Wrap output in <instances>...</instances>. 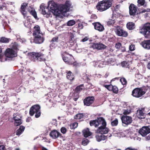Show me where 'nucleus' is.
Returning a JSON list of instances; mask_svg holds the SVG:
<instances>
[{"instance_id": "obj_42", "label": "nucleus", "mask_w": 150, "mask_h": 150, "mask_svg": "<svg viewBox=\"0 0 150 150\" xmlns=\"http://www.w3.org/2000/svg\"><path fill=\"white\" fill-rule=\"evenodd\" d=\"M118 124V121L117 119H115V120L112 122L111 125L112 126H117Z\"/></svg>"}, {"instance_id": "obj_48", "label": "nucleus", "mask_w": 150, "mask_h": 150, "mask_svg": "<svg viewBox=\"0 0 150 150\" xmlns=\"http://www.w3.org/2000/svg\"><path fill=\"white\" fill-rule=\"evenodd\" d=\"M61 132L63 134H65L67 132V129L64 127H62L61 129Z\"/></svg>"}, {"instance_id": "obj_38", "label": "nucleus", "mask_w": 150, "mask_h": 150, "mask_svg": "<svg viewBox=\"0 0 150 150\" xmlns=\"http://www.w3.org/2000/svg\"><path fill=\"white\" fill-rule=\"evenodd\" d=\"M58 37H55L53 38L51 40V42H52L51 45V46H53L52 45L54 44V42H58Z\"/></svg>"}, {"instance_id": "obj_47", "label": "nucleus", "mask_w": 150, "mask_h": 150, "mask_svg": "<svg viewBox=\"0 0 150 150\" xmlns=\"http://www.w3.org/2000/svg\"><path fill=\"white\" fill-rule=\"evenodd\" d=\"M135 46L134 44H131L129 46V49L131 51H133L135 50Z\"/></svg>"}, {"instance_id": "obj_14", "label": "nucleus", "mask_w": 150, "mask_h": 150, "mask_svg": "<svg viewBox=\"0 0 150 150\" xmlns=\"http://www.w3.org/2000/svg\"><path fill=\"white\" fill-rule=\"evenodd\" d=\"M121 120L122 123L126 125H130L132 122V118L127 115H123L121 116Z\"/></svg>"}, {"instance_id": "obj_22", "label": "nucleus", "mask_w": 150, "mask_h": 150, "mask_svg": "<svg viewBox=\"0 0 150 150\" xmlns=\"http://www.w3.org/2000/svg\"><path fill=\"white\" fill-rule=\"evenodd\" d=\"M142 45L144 48L150 49V40H144L142 42Z\"/></svg>"}, {"instance_id": "obj_61", "label": "nucleus", "mask_w": 150, "mask_h": 150, "mask_svg": "<svg viewBox=\"0 0 150 150\" xmlns=\"http://www.w3.org/2000/svg\"><path fill=\"white\" fill-rule=\"evenodd\" d=\"M2 52V49L0 48V59L2 58V56L1 53Z\"/></svg>"}, {"instance_id": "obj_33", "label": "nucleus", "mask_w": 150, "mask_h": 150, "mask_svg": "<svg viewBox=\"0 0 150 150\" xmlns=\"http://www.w3.org/2000/svg\"><path fill=\"white\" fill-rule=\"evenodd\" d=\"M75 41V39L74 38V35L71 34L70 36V38L69 39V42L71 44L70 45H73L74 44V42Z\"/></svg>"}, {"instance_id": "obj_39", "label": "nucleus", "mask_w": 150, "mask_h": 150, "mask_svg": "<svg viewBox=\"0 0 150 150\" xmlns=\"http://www.w3.org/2000/svg\"><path fill=\"white\" fill-rule=\"evenodd\" d=\"M112 92L115 93L117 94L118 93V89L117 87L115 86H113L112 88Z\"/></svg>"}, {"instance_id": "obj_16", "label": "nucleus", "mask_w": 150, "mask_h": 150, "mask_svg": "<svg viewBox=\"0 0 150 150\" xmlns=\"http://www.w3.org/2000/svg\"><path fill=\"white\" fill-rule=\"evenodd\" d=\"M139 133L142 136L144 137L150 133V128L148 126H144L139 131Z\"/></svg>"}, {"instance_id": "obj_17", "label": "nucleus", "mask_w": 150, "mask_h": 150, "mask_svg": "<svg viewBox=\"0 0 150 150\" xmlns=\"http://www.w3.org/2000/svg\"><path fill=\"white\" fill-rule=\"evenodd\" d=\"M95 98L93 96H88L83 100L84 104L87 106L91 105L94 102Z\"/></svg>"}, {"instance_id": "obj_26", "label": "nucleus", "mask_w": 150, "mask_h": 150, "mask_svg": "<svg viewBox=\"0 0 150 150\" xmlns=\"http://www.w3.org/2000/svg\"><path fill=\"white\" fill-rule=\"evenodd\" d=\"M25 127L23 126H20L19 128L16 131V135H20L25 129Z\"/></svg>"}, {"instance_id": "obj_37", "label": "nucleus", "mask_w": 150, "mask_h": 150, "mask_svg": "<svg viewBox=\"0 0 150 150\" xmlns=\"http://www.w3.org/2000/svg\"><path fill=\"white\" fill-rule=\"evenodd\" d=\"M75 23V21L74 20H71L67 22V25L69 26H72L74 25Z\"/></svg>"}, {"instance_id": "obj_44", "label": "nucleus", "mask_w": 150, "mask_h": 150, "mask_svg": "<svg viewBox=\"0 0 150 150\" xmlns=\"http://www.w3.org/2000/svg\"><path fill=\"white\" fill-rule=\"evenodd\" d=\"M69 65H73V67H76L79 66V63H77L76 62H74L73 60L72 61V63L71 64H70Z\"/></svg>"}, {"instance_id": "obj_13", "label": "nucleus", "mask_w": 150, "mask_h": 150, "mask_svg": "<svg viewBox=\"0 0 150 150\" xmlns=\"http://www.w3.org/2000/svg\"><path fill=\"white\" fill-rule=\"evenodd\" d=\"M21 119V116L18 113L14 114L13 120H14V124L15 126H18L22 123Z\"/></svg>"}, {"instance_id": "obj_62", "label": "nucleus", "mask_w": 150, "mask_h": 150, "mask_svg": "<svg viewBox=\"0 0 150 150\" xmlns=\"http://www.w3.org/2000/svg\"><path fill=\"white\" fill-rule=\"evenodd\" d=\"M147 67L148 69H150V61L148 63L147 66Z\"/></svg>"}, {"instance_id": "obj_11", "label": "nucleus", "mask_w": 150, "mask_h": 150, "mask_svg": "<svg viewBox=\"0 0 150 150\" xmlns=\"http://www.w3.org/2000/svg\"><path fill=\"white\" fill-rule=\"evenodd\" d=\"M107 46L101 42L93 43L91 45V47L94 49L98 50H102L105 49Z\"/></svg>"}, {"instance_id": "obj_60", "label": "nucleus", "mask_w": 150, "mask_h": 150, "mask_svg": "<svg viewBox=\"0 0 150 150\" xmlns=\"http://www.w3.org/2000/svg\"><path fill=\"white\" fill-rule=\"evenodd\" d=\"M32 120L31 118L30 117H28L26 119V122H29L31 121Z\"/></svg>"}, {"instance_id": "obj_7", "label": "nucleus", "mask_w": 150, "mask_h": 150, "mask_svg": "<svg viewBox=\"0 0 150 150\" xmlns=\"http://www.w3.org/2000/svg\"><path fill=\"white\" fill-rule=\"evenodd\" d=\"M61 55L65 63L69 65L72 64V61L74 60V58L71 54L64 52L61 54Z\"/></svg>"}, {"instance_id": "obj_5", "label": "nucleus", "mask_w": 150, "mask_h": 150, "mask_svg": "<svg viewBox=\"0 0 150 150\" xmlns=\"http://www.w3.org/2000/svg\"><path fill=\"white\" fill-rule=\"evenodd\" d=\"M90 125L91 126H94L96 127L99 128V127L104 126L106 125V122L103 117L98 118L97 119L91 120L90 121Z\"/></svg>"}, {"instance_id": "obj_30", "label": "nucleus", "mask_w": 150, "mask_h": 150, "mask_svg": "<svg viewBox=\"0 0 150 150\" xmlns=\"http://www.w3.org/2000/svg\"><path fill=\"white\" fill-rule=\"evenodd\" d=\"M137 114L139 116V118L142 119L144 118V113L142 110H138L137 111Z\"/></svg>"}, {"instance_id": "obj_15", "label": "nucleus", "mask_w": 150, "mask_h": 150, "mask_svg": "<svg viewBox=\"0 0 150 150\" xmlns=\"http://www.w3.org/2000/svg\"><path fill=\"white\" fill-rule=\"evenodd\" d=\"M137 7L133 4H131L129 7V13L130 16H134L138 14Z\"/></svg>"}, {"instance_id": "obj_1", "label": "nucleus", "mask_w": 150, "mask_h": 150, "mask_svg": "<svg viewBox=\"0 0 150 150\" xmlns=\"http://www.w3.org/2000/svg\"><path fill=\"white\" fill-rule=\"evenodd\" d=\"M58 7L57 4L54 1H50L48 3L47 7L45 6L43 4H42L40 6V9L42 11V13L45 15L46 14V17L48 18L51 15L52 12L55 16H58L60 14L59 13Z\"/></svg>"}, {"instance_id": "obj_28", "label": "nucleus", "mask_w": 150, "mask_h": 150, "mask_svg": "<svg viewBox=\"0 0 150 150\" xmlns=\"http://www.w3.org/2000/svg\"><path fill=\"white\" fill-rule=\"evenodd\" d=\"M11 40L4 37H2L0 38V43H8Z\"/></svg>"}, {"instance_id": "obj_45", "label": "nucleus", "mask_w": 150, "mask_h": 150, "mask_svg": "<svg viewBox=\"0 0 150 150\" xmlns=\"http://www.w3.org/2000/svg\"><path fill=\"white\" fill-rule=\"evenodd\" d=\"M122 46V44L120 42H117L116 43L115 45V48L118 50H119Z\"/></svg>"}, {"instance_id": "obj_51", "label": "nucleus", "mask_w": 150, "mask_h": 150, "mask_svg": "<svg viewBox=\"0 0 150 150\" xmlns=\"http://www.w3.org/2000/svg\"><path fill=\"white\" fill-rule=\"evenodd\" d=\"M88 143V141L87 140H85L82 141V144L83 145L85 146Z\"/></svg>"}, {"instance_id": "obj_9", "label": "nucleus", "mask_w": 150, "mask_h": 150, "mask_svg": "<svg viewBox=\"0 0 150 150\" xmlns=\"http://www.w3.org/2000/svg\"><path fill=\"white\" fill-rule=\"evenodd\" d=\"M145 93V92L142 88H136L132 91V95L134 97L139 98L144 95Z\"/></svg>"}, {"instance_id": "obj_56", "label": "nucleus", "mask_w": 150, "mask_h": 150, "mask_svg": "<svg viewBox=\"0 0 150 150\" xmlns=\"http://www.w3.org/2000/svg\"><path fill=\"white\" fill-rule=\"evenodd\" d=\"M121 50L122 52H124L126 51L125 47L121 46Z\"/></svg>"}, {"instance_id": "obj_12", "label": "nucleus", "mask_w": 150, "mask_h": 150, "mask_svg": "<svg viewBox=\"0 0 150 150\" xmlns=\"http://www.w3.org/2000/svg\"><path fill=\"white\" fill-rule=\"evenodd\" d=\"M5 56L8 58H12L17 56V54L15 51L12 49L8 48L5 52Z\"/></svg>"}, {"instance_id": "obj_40", "label": "nucleus", "mask_w": 150, "mask_h": 150, "mask_svg": "<svg viewBox=\"0 0 150 150\" xmlns=\"http://www.w3.org/2000/svg\"><path fill=\"white\" fill-rule=\"evenodd\" d=\"M120 81L123 85H126L127 83V81L124 78H121L120 80Z\"/></svg>"}, {"instance_id": "obj_25", "label": "nucleus", "mask_w": 150, "mask_h": 150, "mask_svg": "<svg viewBox=\"0 0 150 150\" xmlns=\"http://www.w3.org/2000/svg\"><path fill=\"white\" fill-rule=\"evenodd\" d=\"M83 133L84 137H87L90 136L92 134L88 128L83 130Z\"/></svg>"}, {"instance_id": "obj_49", "label": "nucleus", "mask_w": 150, "mask_h": 150, "mask_svg": "<svg viewBox=\"0 0 150 150\" xmlns=\"http://www.w3.org/2000/svg\"><path fill=\"white\" fill-rule=\"evenodd\" d=\"M75 94L74 95V97L73 98V100L74 101H76L79 98V95L78 94H76V96H75Z\"/></svg>"}, {"instance_id": "obj_21", "label": "nucleus", "mask_w": 150, "mask_h": 150, "mask_svg": "<svg viewBox=\"0 0 150 150\" xmlns=\"http://www.w3.org/2000/svg\"><path fill=\"white\" fill-rule=\"evenodd\" d=\"M96 30L99 31H102L104 29L103 26L99 22H95L92 23Z\"/></svg>"}, {"instance_id": "obj_43", "label": "nucleus", "mask_w": 150, "mask_h": 150, "mask_svg": "<svg viewBox=\"0 0 150 150\" xmlns=\"http://www.w3.org/2000/svg\"><path fill=\"white\" fill-rule=\"evenodd\" d=\"M135 76L136 78L138 79H142L143 78L142 76L140 74L137 73L135 74Z\"/></svg>"}, {"instance_id": "obj_20", "label": "nucleus", "mask_w": 150, "mask_h": 150, "mask_svg": "<svg viewBox=\"0 0 150 150\" xmlns=\"http://www.w3.org/2000/svg\"><path fill=\"white\" fill-rule=\"evenodd\" d=\"M50 136L53 139H56L60 137H61L62 134L56 130H54L51 131L50 134Z\"/></svg>"}, {"instance_id": "obj_3", "label": "nucleus", "mask_w": 150, "mask_h": 150, "mask_svg": "<svg viewBox=\"0 0 150 150\" xmlns=\"http://www.w3.org/2000/svg\"><path fill=\"white\" fill-rule=\"evenodd\" d=\"M34 30L33 33L34 36L33 42L38 44H41L44 42L45 39L41 33L40 28L39 26L37 25L34 27Z\"/></svg>"}, {"instance_id": "obj_6", "label": "nucleus", "mask_w": 150, "mask_h": 150, "mask_svg": "<svg viewBox=\"0 0 150 150\" xmlns=\"http://www.w3.org/2000/svg\"><path fill=\"white\" fill-rule=\"evenodd\" d=\"M40 106L39 105L36 104L32 106L29 111V114L31 116H33L35 114V117L36 118L39 117L41 115L40 110Z\"/></svg>"}, {"instance_id": "obj_59", "label": "nucleus", "mask_w": 150, "mask_h": 150, "mask_svg": "<svg viewBox=\"0 0 150 150\" xmlns=\"http://www.w3.org/2000/svg\"><path fill=\"white\" fill-rule=\"evenodd\" d=\"M5 146L3 145H0V150H4Z\"/></svg>"}, {"instance_id": "obj_36", "label": "nucleus", "mask_w": 150, "mask_h": 150, "mask_svg": "<svg viewBox=\"0 0 150 150\" xmlns=\"http://www.w3.org/2000/svg\"><path fill=\"white\" fill-rule=\"evenodd\" d=\"M78 124L76 122L71 124L70 125V128L71 129H74L78 126Z\"/></svg>"}, {"instance_id": "obj_10", "label": "nucleus", "mask_w": 150, "mask_h": 150, "mask_svg": "<svg viewBox=\"0 0 150 150\" xmlns=\"http://www.w3.org/2000/svg\"><path fill=\"white\" fill-rule=\"evenodd\" d=\"M71 5L69 1H67L64 4L60 5L58 8L59 13V11H60L61 13H66L69 11Z\"/></svg>"}, {"instance_id": "obj_63", "label": "nucleus", "mask_w": 150, "mask_h": 150, "mask_svg": "<svg viewBox=\"0 0 150 150\" xmlns=\"http://www.w3.org/2000/svg\"><path fill=\"white\" fill-rule=\"evenodd\" d=\"M103 86L108 89V87L109 85H104Z\"/></svg>"}, {"instance_id": "obj_32", "label": "nucleus", "mask_w": 150, "mask_h": 150, "mask_svg": "<svg viewBox=\"0 0 150 150\" xmlns=\"http://www.w3.org/2000/svg\"><path fill=\"white\" fill-rule=\"evenodd\" d=\"M84 115L83 113H79L75 115L74 118L76 119H80L83 117Z\"/></svg>"}, {"instance_id": "obj_18", "label": "nucleus", "mask_w": 150, "mask_h": 150, "mask_svg": "<svg viewBox=\"0 0 150 150\" xmlns=\"http://www.w3.org/2000/svg\"><path fill=\"white\" fill-rule=\"evenodd\" d=\"M106 125L104 126L99 127L96 130V132L101 134H104L107 133L109 131V129L106 127Z\"/></svg>"}, {"instance_id": "obj_54", "label": "nucleus", "mask_w": 150, "mask_h": 150, "mask_svg": "<svg viewBox=\"0 0 150 150\" xmlns=\"http://www.w3.org/2000/svg\"><path fill=\"white\" fill-rule=\"evenodd\" d=\"M88 38L87 37H85L83 39L81 40V41L82 42H85L88 40Z\"/></svg>"}, {"instance_id": "obj_58", "label": "nucleus", "mask_w": 150, "mask_h": 150, "mask_svg": "<svg viewBox=\"0 0 150 150\" xmlns=\"http://www.w3.org/2000/svg\"><path fill=\"white\" fill-rule=\"evenodd\" d=\"M125 150H136L134 148H132L131 147H128L126 148Z\"/></svg>"}, {"instance_id": "obj_53", "label": "nucleus", "mask_w": 150, "mask_h": 150, "mask_svg": "<svg viewBox=\"0 0 150 150\" xmlns=\"http://www.w3.org/2000/svg\"><path fill=\"white\" fill-rule=\"evenodd\" d=\"M91 19H96L97 18V17L95 14H93L91 15Z\"/></svg>"}, {"instance_id": "obj_31", "label": "nucleus", "mask_w": 150, "mask_h": 150, "mask_svg": "<svg viewBox=\"0 0 150 150\" xmlns=\"http://www.w3.org/2000/svg\"><path fill=\"white\" fill-rule=\"evenodd\" d=\"M30 13L33 16L35 19H38L37 16V13L34 9H33L32 11H30Z\"/></svg>"}, {"instance_id": "obj_29", "label": "nucleus", "mask_w": 150, "mask_h": 150, "mask_svg": "<svg viewBox=\"0 0 150 150\" xmlns=\"http://www.w3.org/2000/svg\"><path fill=\"white\" fill-rule=\"evenodd\" d=\"M83 87L84 85L83 84H81L76 87L75 89V91L77 93H79L83 89Z\"/></svg>"}, {"instance_id": "obj_57", "label": "nucleus", "mask_w": 150, "mask_h": 150, "mask_svg": "<svg viewBox=\"0 0 150 150\" xmlns=\"http://www.w3.org/2000/svg\"><path fill=\"white\" fill-rule=\"evenodd\" d=\"M33 9H34V8L31 7V6H29L28 8V11L30 13V11H32Z\"/></svg>"}, {"instance_id": "obj_24", "label": "nucleus", "mask_w": 150, "mask_h": 150, "mask_svg": "<svg viewBox=\"0 0 150 150\" xmlns=\"http://www.w3.org/2000/svg\"><path fill=\"white\" fill-rule=\"evenodd\" d=\"M67 79L70 81H73L74 79V76L73 74L70 71H69L67 74Z\"/></svg>"}, {"instance_id": "obj_27", "label": "nucleus", "mask_w": 150, "mask_h": 150, "mask_svg": "<svg viewBox=\"0 0 150 150\" xmlns=\"http://www.w3.org/2000/svg\"><path fill=\"white\" fill-rule=\"evenodd\" d=\"M127 27L129 30H133L135 28L134 23L132 22L128 23L127 24Z\"/></svg>"}, {"instance_id": "obj_2", "label": "nucleus", "mask_w": 150, "mask_h": 150, "mask_svg": "<svg viewBox=\"0 0 150 150\" xmlns=\"http://www.w3.org/2000/svg\"><path fill=\"white\" fill-rule=\"evenodd\" d=\"M28 55L30 59L34 62H45L46 60V55L41 52H30Z\"/></svg>"}, {"instance_id": "obj_35", "label": "nucleus", "mask_w": 150, "mask_h": 150, "mask_svg": "<svg viewBox=\"0 0 150 150\" xmlns=\"http://www.w3.org/2000/svg\"><path fill=\"white\" fill-rule=\"evenodd\" d=\"M121 65L123 67H128L129 66L128 62L126 61H123L121 63Z\"/></svg>"}, {"instance_id": "obj_55", "label": "nucleus", "mask_w": 150, "mask_h": 150, "mask_svg": "<svg viewBox=\"0 0 150 150\" xmlns=\"http://www.w3.org/2000/svg\"><path fill=\"white\" fill-rule=\"evenodd\" d=\"M113 86L111 84L109 85L108 87V90L109 91H112V87Z\"/></svg>"}, {"instance_id": "obj_23", "label": "nucleus", "mask_w": 150, "mask_h": 150, "mask_svg": "<svg viewBox=\"0 0 150 150\" xmlns=\"http://www.w3.org/2000/svg\"><path fill=\"white\" fill-rule=\"evenodd\" d=\"M96 137L97 140L98 142H100L102 140H105L107 138V136L101 134L100 135H96Z\"/></svg>"}, {"instance_id": "obj_8", "label": "nucleus", "mask_w": 150, "mask_h": 150, "mask_svg": "<svg viewBox=\"0 0 150 150\" xmlns=\"http://www.w3.org/2000/svg\"><path fill=\"white\" fill-rule=\"evenodd\" d=\"M140 32L144 34L146 38H150V23L144 24Z\"/></svg>"}, {"instance_id": "obj_46", "label": "nucleus", "mask_w": 150, "mask_h": 150, "mask_svg": "<svg viewBox=\"0 0 150 150\" xmlns=\"http://www.w3.org/2000/svg\"><path fill=\"white\" fill-rule=\"evenodd\" d=\"M137 2L140 6H143L145 3V0H138Z\"/></svg>"}, {"instance_id": "obj_50", "label": "nucleus", "mask_w": 150, "mask_h": 150, "mask_svg": "<svg viewBox=\"0 0 150 150\" xmlns=\"http://www.w3.org/2000/svg\"><path fill=\"white\" fill-rule=\"evenodd\" d=\"M28 5V4L24 3L22 4L21 6V8H25Z\"/></svg>"}, {"instance_id": "obj_41", "label": "nucleus", "mask_w": 150, "mask_h": 150, "mask_svg": "<svg viewBox=\"0 0 150 150\" xmlns=\"http://www.w3.org/2000/svg\"><path fill=\"white\" fill-rule=\"evenodd\" d=\"M115 22V20L111 19L109 20L107 22V25L108 26L114 24Z\"/></svg>"}, {"instance_id": "obj_19", "label": "nucleus", "mask_w": 150, "mask_h": 150, "mask_svg": "<svg viewBox=\"0 0 150 150\" xmlns=\"http://www.w3.org/2000/svg\"><path fill=\"white\" fill-rule=\"evenodd\" d=\"M116 34L118 36L126 37L128 35L127 33L120 27L117 28L115 31Z\"/></svg>"}, {"instance_id": "obj_52", "label": "nucleus", "mask_w": 150, "mask_h": 150, "mask_svg": "<svg viewBox=\"0 0 150 150\" xmlns=\"http://www.w3.org/2000/svg\"><path fill=\"white\" fill-rule=\"evenodd\" d=\"M131 112L130 110H125L123 112V114L124 115H128L129 114V113Z\"/></svg>"}, {"instance_id": "obj_64", "label": "nucleus", "mask_w": 150, "mask_h": 150, "mask_svg": "<svg viewBox=\"0 0 150 150\" xmlns=\"http://www.w3.org/2000/svg\"><path fill=\"white\" fill-rule=\"evenodd\" d=\"M42 150H48L47 149L44 147H42Z\"/></svg>"}, {"instance_id": "obj_4", "label": "nucleus", "mask_w": 150, "mask_h": 150, "mask_svg": "<svg viewBox=\"0 0 150 150\" xmlns=\"http://www.w3.org/2000/svg\"><path fill=\"white\" fill-rule=\"evenodd\" d=\"M112 4V1L110 0H103L98 2L96 7L99 11L102 12L108 9Z\"/></svg>"}, {"instance_id": "obj_34", "label": "nucleus", "mask_w": 150, "mask_h": 150, "mask_svg": "<svg viewBox=\"0 0 150 150\" xmlns=\"http://www.w3.org/2000/svg\"><path fill=\"white\" fill-rule=\"evenodd\" d=\"M20 11L21 13L23 15L24 18H25L27 14V12L25 10V9H22L20 8Z\"/></svg>"}]
</instances>
